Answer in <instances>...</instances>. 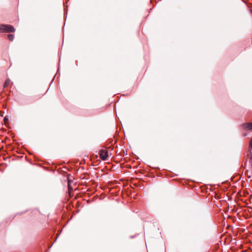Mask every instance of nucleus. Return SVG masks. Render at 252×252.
Segmentation results:
<instances>
[{
  "instance_id": "2",
  "label": "nucleus",
  "mask_w": 252,
  "mask_h": 252,
  "mask_svg": "<svg viewBox=\"0 0 252 252\" xmlns=\"http://www.w3.org/2000/svg\"><path fill=\"white\" fill-rule=\"evenodd\" d=\"M99 157L103 160H105L108 157V153L107 150L105 149H101L99 153Z\"/></svg>"
},
{
  "instance_id": "1",
  "label": "nucleus",
  "mask_w": 252,
  "mask_h": 252,
  "mask_svg": "<svg viewBox=\"0 0 252 252\" xmlns=\"http://www.w3.org/2000/svg\"><path fill=\"white\" fill-rule=\"evenodd\" d=\"M14 31V28L11 25L0 24V32H13Z\"/></svg>"
},
{
  "instance_id": "7",
  "label": "nucleus",
  "mask_w": 252,
  "mask_h": 252,
  "mask_svg": "<svg viewBox=\"0 0 252 252\" xmlns=\"http://www.w3.org/2000/svg\"><path fill=\"white\" fill-rule=\"evenodd\" d=\"M251 161H252V157H251Z\"/></svg>"
},
{
  "instance_id": "4",
  "label": "nucleus",
  "mask_w": 252,
  "mask_h": 252,
  "mask_svg": "<svg viewBox=\"0 0 252 252\" xmlns=\"http://www.w3.org/2000/svg\"><path fill=\"white\" fill-rule=\"evenodd\" d=\"M8 38L10 41H13L14 38V35L12 34H9L8 35Z\"/></svg>"
},
{
  "instance_id": "6",
  "label": "nucleus",
  "mask_w": 252,
  "mask_h": 252,
  "mask_svg": "<svg viewBox=\"0 0 252 252\" xmlns=\"http://www.w3.org/2000/svg\"><path fill=\"white\" fill-rule=\"evenodd\" d=\"M250 147H251V148H252V141H251V142L250 143Z\"/></svg>"
},
{
  "instance_id": "3",
  "label": "nucleus",
  "mask_w": 252,
  "mask_h": 252,
  "mask_svg": "<svg viewBox=\"0 0 252 252\" xmlns=\"http://www.w3.org/2000/svg\"><path fill=\"white\" fill-rule=\"evenodd\" d=\"M242 127L245 130H252V123H245L242 125Z\"/></svg>"
},
{
  "instance_id": "5",
  "label": "nucleus",
  "mask_w": 252,
  "mask_h": 252,
  "mask_svg": "<svg viewBox=\"0 0 252 252\" xmlns=\"http://www.w3.org/2000/svg\"><path fill=\"white\" fill-rule=\"evenodd\" d=\"M10 82V80H9V79L6 80L5 81L4 86H3L4 88L7 87L8 86V85L9 84Z\"/></svg>"
}]
</instances>
